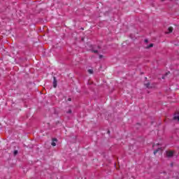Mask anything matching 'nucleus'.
<instances>
[{
    "label": "nucleus",
    "mask_w": 179,
    "mask_h": 179,
    "mask_svg": "<svg viewBox=\"0 0 179 179\" xmlns=\"http://www.w3.org/2000/svg\"><path fill=\"white\" fill-rule=\"evenodd\" d=\"M51 145H52V146H57V139L56 138L52 139V142Z\"/></svg>",
    "instance_id": "20e7f679"
},
{
    "label": "nucleus",
    "mask_w": 179,
    "mask_h": 179,
    "mask_svg": "<svg viewBox=\"0 0 179 179\" xmlns=\"http://www.w3.org/2000/svg\"><path fill=\"white\" fill-rule=\"evenodd\" d=\"M99 58H103V55H99Z\"/></svg>",
    "instance_id": "9d476101"
},
{
    "label": "nucleus",
    "mask_w": 179,
    "mask_h": 179,
    "mask_svg": "<svg viewBox=\"0 0 179 179\" xmlns=\"http://www.w3.org/2000/svg\"><path fill=\"white\" fill-rule=\"evenodd\" d=\"M94 52H97V50H94Z\"/></svg>",
    "instance_id": "f8f14e48"
},
{
    "label": "nucleus",
    "mask_w": 179,
    "mask_h": 179,
    "mask_svg": "<svg viewBox=\"0 0 179 179\" xmlns=\"http://www.w3.org/2000/svg\"><path fill=\"white\" fill-rule=\"evenodd\" d=\"M162 1V2H164V1H166V0H161Z\"/></svg>",
    "instance_id": "9b49d317"
},
{
    "label": "nucleus",
    "mask_w": 179,
    "mask_h": 179,
    "mask_svg": "<svg viewBox=\"0 0 179 179\" xmlns=\"http://www.w3.org/2000/svg\"><path fill=\"white\" fill-rule=\"evenodd\" d=\"M173 31V27H169L168 28V31L166 33H171Z\"/></svg>",
    "instance_id": "39448f33"
},
{
    "label": "nucleus",
    "mask_w": 179,
    "mask_h": 179,
    "mask_svg": "<svg viewBox=\"0 0 179 179\" xmlns=\"http://www.w3.org/2000/svg\"><path fill=\"white\" fill-rule=\"evenodd\" d=\"M166 156H167V157H173V156H174V152L173 151H167Z\"/></svg>",
    "instance_id": "7ed1b4c3"
},
{
    "label": "nucleus",
    "mask_w": 179,
    "mask_h": 179,
    "mask_svg": "<svg viewBox=\"0 0 179 179\" xmlns=\"http://www.w3.org/2000/svg\"><path fill=\"white\" fill-rule=\"evenodd\" d=\"M173 120L176 122H179V112L174 114Z\"/></svg>",
    "instance_id": "f03ea898"
},
{
    "label": "nucleus",
    "mask_w": 179,
    "mask_h": 179,
    "mask_svg": "<svg viewBox=\"0 0 179 179\" xmlns=\"http://www.w3.org/2000/svg\"><path fill=\"white\" fill-rule=\"evenodd\" d=\"M88 73H90V75H92L93 73V69H88Z\"/></svg>",
    "instance_id": "6e6552de"
},
{
    "label": "nucleus",
    "mask_w": 179,
    "mask_h": 179,
    "mask_svg": "<svg viewBox=\"0 0 179 179\" xmlns=\"http://www.w3.org/2000/svg\"><path fill=\"white\" fill-rule=\"evenodd\" d=\"M152 148L154 149V154L156 155L159 150L163 149V142L162 141H155L152 145Z\"/></svg>",
    "instance_id": "f257e3e1"
},
{
    "label": "nucleus",
    "mask_w": 179,
    "mask_h": 179,
    "mask_svg": "<svg viewBox=\"0 0 179 179\" xmlns=\"http://www.w3.org/2000/svg\"><path fill=\"white\" fill-rule=\"evenodd\" d=\"M69 113H72V111L69 110Z\"/></svg>",
    "instance_id": "ddd939ff"
},
{
    "label": "nucleus",
    "mask_w": 179,
    "mask_h": 179,
    "mask_svg": "<svg viewBox=\"0 0 179 179\" xmlns=\"http://www.w3.org/2000/svg\"><path fill=\"white\" fill-rule=\"evenodd\" d=\"M14 155H17V150H15V151H14Z\"/></svg>",
    "instance_id": "1a4fd4ad"
},
{
    "label": "nucleus",
    "mask_w": 179,
    "mask_h": 179,
    "mask_svg": "<svg viewBox=\"0 0 179 179\" xmlns=\"http://www.w3.org/2000/svg\"><path fill=\"white\" fill-rule=\"evenodd\" d=\"M53 87H57V80H55V78H54L53 81Z\"/></svg>",
    "instance_id": "423d86ee"
},
{
    "label": "nucleus",
    "mask_w": 179,
    "mask_h": 179,
    "mask_svg": "<svg viewBox=\"0 0 179 179\" xmlns=\"http://www.w3.org/2000/svg\"><path fill=\"white\" fill-rule=\"evenodd\" d=\"M153 47L152 43H150L149 45L146 46V48H152Z\"/></svg>",
    "instance_id": "0eeeda50"
}]
</instances>
